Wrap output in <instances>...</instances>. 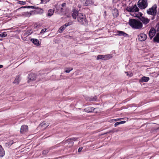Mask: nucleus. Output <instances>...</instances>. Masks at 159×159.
Returning <instances> with one entry per match:
<instances>
[{
  "instance_id": "79ce46f5",
  "label": "nucleus",
  "mask_w": 159,
  "mask_h": 159,
  "mask_svg": "<svg viewBox=\"0 0 159 159\" xmlns=\"http://www.w3.org/2000/svg\"><path fill=\"white\" fill-rule=\"evenodd\" d=\"M71 70H65V71H64V72L65 73H69L70 72Z\"/></svg>"
},
{
  "instance_id": "39448f33",
  "label": "nucleus",
  "mask_w": 159,
  "mask_h": 159,
  "mask_svg": "<svg viewBox=\"0 0 159 159\" xmlns=\"http://www.w3.org/2000/svg\"><path fill=\"white\" fill-rule=\"evenodd\" d=\"M157 6L156 4L153 5L151 7L148 9L147 12L148 15L152 16L155 15L157 13Z\"/></svg>"
},
{
  "instance_id": "412c9836",
  "label": "nucleus",
  "mask_w": 159,
  "mask_h": 159,
  "mask_svg": "<svg viewBox=\"0 0 159 159\" xmlns=\"http://www.w3.org/2000/svg\"><path fill=\"white\" fill-rule=\"evenodd\" d=\"M93 3V2L91 0H86L84 5L85 6H88L90 5Z\"/></svg>"
},
{
  "instance_id": "473e14b6",
  "label": "nucleus",
  "mask_w": 159,
  "mask_h": 159,
  "mask_svg": "<svg viewBox=\"0 0 159 159\" xmlns=\"http://www.w3.org/2000/svg\"><path fill=\"white\" fill-rule=\"evenodd\" d=\"M48 150H44L43 151L42 154L43 155H46L48 152Z\"/></svg>"
},
{
  "instance_id": "72a5a7b5",
  "label": "nucleus",
  "mask_w": 159,
  "mask_h": 159,
  "mask_svg": "<svg viewBox=\"0 0 159 159\" xmlns=\"http://www.w3.org/2000/svg\"><path fill=\"white\" fill-rule=\"evenodd\" d=\"M18 3H19L20 4H22V5H25L26 3L25 2H23V1H18Z\"/></svg>"
},
{
  "instance_id": "a19ab883",
  "label": "nucleus",
  "mask_w": 159,
  "mask_h": 159,
  "mask_svg": "<svg viewBox=\"0 0 159 159\" xmlns=\"http://www.w3.org/2000/svg\"><path fill=\"white\" fill-rule=\"evenodd\" d=\"M120 124H123L125 123V121H122L120 122H119Z\"/></svg>"
},
{
  "instance_id": "cd10ccee",
  "label": "nucleus",
  "mask_w": 159,
  "mask_h": 159,
  "mask_svg": "<svg viewBox=\"0 0 159 159\" xmlns=\"http://www.w3.org/2000/svg\"><path fill=\"white\" fill-rule=\"evenodd\" d=\"M112 57L111 55L110 54H107L106 55H104V60H108Z\"/></svg>"
},
{
  "instance_id": "ea45409f",
  "label": "nucleus",
  "mask_w": 159,
  "mask_h": 159,
  "mask_svg": "<svg viewBox=\"0 0 159 159\" xmlns=\"http://www.w3.org/2000/svg\"><path fill=\"white\" fill-rule=\"evenodd\" d=\"M120 124V122H116V123L115 124H114V125H115V126H116L119 125Z\"/></svg>"
},
{
  "instance_id": "bb28decb",
  "label": "nucleus",
  "mask_w": 159,
  "mask_h": 159,
  "mask_svg": "<svg viewBox=\"0 0 159 159\" xmlns=\"http://www.w3.org/2000/svg\"><path fill=\"white\" fill-rule=\"evenodd\" d=\"M79 13H78V12L77 11H73V12L72 14L73 18L74 19H75L76 18V16L77 17V14Z\"/></svg>"
},
{
  "instance_id": "a211bd4d",
  "label": "nucleus",
  "mask_w": 159,
  "mask_h": 159,
  "mask_svg": "<svg viewBox=\"0 0 159 159\" xmlns=\"http://www.w3.org/2000/svg\"><path fill=\"white\" fill-rule=\"evenodd\" d=\"M112 13L113 15V16L114 17H117L118 15V12L117 10L115 8L113 9L112 11Z\"/></svg>"
},
{
  "instance_id": "9b49d317",
  "label": "nucleus",
  "mask_w": 159,
  "mask_h": 159,
  "mask_svg": "<svg viewBox=\"0 0 159 159\" xmlns=\"http://www.w3.org/2000/svg\"><path fill=\"white\" fill-rule=\"evenodd\" d=\"M28 130V126L25 125H22L20 128V133L23 134L26 132Z\"/></svg>"
},
{
  "instance_id": "2f4dec72",
  "label": "nucleus",
  "mask_w": 159,
  "mask_h": 159,
  "mask_svg": "<svg viewBox=\"0 0 159 159\" xmlns=\"http://www.w3.org/2000/svg\"><path fill=\"white\" fill-rule=\"evenodd\" d=\"M143 14L141 13L138 12V13L136 14L135 16L137 17H140L142 16Z\"/></svg>"
},
{
  "instance_id": "f704fd0d",
  "label": "nucleus",
  "mask_w": 159,
  "mask_h": 159,
  "mask_svg": "<svg viewBox=\"0 0 159 159\" xmlns=\"http://www.w3.org/2000/svg\"><path fill=\"white\" fill-rule=\"evenodd\" d=\"M47 30V29H46V28H44V29H43L40 32V33H44L45 32H46V31Z\"/></svg>"
},
{
  "instance_id": "7c9ffc66",
  "label": "nucleus",
  "mask_w": 159,
  "mask_h": 159,
  "mask_svg": "<svg viewBox=\"0 0 159 159\" xmlns=\"http://www.w3.org/2000/svg\"><path fill=\"white\" fill-rule=\"evenodd\" d=\"M36 11V9L34 10L30 11V15L37 14L36 13V12H35V11Z\"/></svg>"
},
{
  "instance_id": "de8ad7c7",
  "label": "nucleus",
  "mask_w": 159,
  "mask_h": 159,
  "mask_svg": "<svg viewBox=\"0 0 159 159\" xmlns=\"http://www.w3.org/2000/svg\"><path fill=\"white\" fill-rule=\"evenodd\" d=\"M3 66L2 65H0V69L2 68Z\"/></svg>"
},
{
  "instance_id": "4468645a",
  "label": "nucleus",
  "mask_w": 159,
  "mask_h": 159,
  "mask_svg": "<svg viewBox=\"0 0 159 159\" xmlns=\"http://www.w3.org/2000/svg\"><path fill=\"white\" fill-rule=\"evenodd\" d=\"M32 43L36 46H39L40 45V43H39V40L36 39H30Z\"/></svg>"
},
{
  "instance_id": "aec40b11",
  "label": "nucleus",
  "mask_w": 159,
  "mask_h": 159,
  "mask_svg": "<svg viewBox=\"0 0 159 159\" xmlns=\"http://www.w3.org/2000/svg\"><path fill=\"white\" fill-rule=\"evenodd\" d=\"M5 154L4 151L1 146L0 145V157H3Z\"/></svg>"
},
{
  "instance_id": "c756f323",
  "label": "nucleus",
  "mask_w": 159,
  "mask_h": 159,
  "mask_svg": "<svg viewBox=\"0 0 159 159\" xmlns=\"http://www.w3.org/2000/svg\"><path fill=\"white\" fill-rule=\"evenodd\" d=\"M104 55H98L97 57V60H98L99 59H104Z\"/></svg>"
},
{
  "instance_id": "58836bf2",
  "label": "nucleus",
  "mask_w": 159,
  "mask_h": 159,
  "mask_svg": "<svg viewBox=\"0 0 159 159\" xmlns=\"http://www.w3.org/2000/svg\"><path fill=\"white\" fill-rule=\"evenodd\" d=\"M125 73H127V75L128 76H131L133 75V74L132 73H131L130 74H129L128 72H125Z\"/></svg>"
},
{
  "instance_id": "393cba45",
  "label": "nucleus",
  "mask_w": 159,
  "mask_h": 159,
  "mask_svg": "<svg viewBox=\"0 0 159 159\" xmlns=\"http://www.w3.org/2000/svg\"><path fill=\"white\" fill-rule=\"evenodd\" d=\"M154 42L159 43V34H157L153 39Z\"/></svg>"
},
{
  "instance_id": "f03ea898",
  "label": "nucleus",
  "mask_w": 159,
  "mask_h": 159,
  "mask_svg": "<svg viewBox=\"0 0 159 159\" xmlns=\"http://www.w3.org/2000/svg\"><path fill=\"white\" fill-rule=\"evenodd\" d=\"M77 20L81 24L84 25L87 24L85 16L83 14L80 13L77 14Z\"/></svg>"
},
{
  "instance_id": "20e7f679",
  "label": "nucleus",
  "mask_w": 159,
  "mask_h": 159,
  "mask_svg": "<svg viewBox=\"0 0 159 159\" xmlns=\"http://www.w3.org/2000/svg\"><path fill=\"white\" fill-rule=\"evenodd\" d=\"M66 10V3H62L61 6H59L58 9H57L58 14L61 15L65 14Z\"/></svg>"
},
{
  "instance_id": "f3484780",
  "label": "nucleus",
  "mask_w": 159,
  "mask_h": 159,
  "mask_svg": "<svg viewBox=\"0 0 159 159\" xmlns=\"http://www.w3.org/2000/svg\"><path fill=\"white\" fill-rule=\"evenodd\" d=\"M149 80V78L148 77L143 76L140 79V81L142 82H147Z\"/></svg>"
},
{
  "instance_id": "8fccbe9b",
  "label": "nucleus",
  "mask_w": 159,
  "mask_h": 159,
  "mask_svg": "<svg viewBox=\"0 0 159 159\" xmlns=\"http://www.w3.org/2000/svg\"><path fill=\"white\" fill-rule=\"evenodd\" d=\"M30 8H33L34 7H33V6H30Z\"/></svg>"
},
{
  "instance_id": "f8f14e48",
  "label": "nucleus",
  "mask_w": 159,
  "mask_h": 159,
  "mask_svg": "<svg viewBox=\"0 0 159 159\" xmlns=\"http://www.w3.org/2000/svg\"><path fill=\"white\" fill-rule=\"evenodd\" d=\"M140 20L142 23L145 25H146L148 24L150 21L149 19H148L147 18L144 17H142Z\"/></svg>"
},
{
  "instance_id": "c85d7f7f",
  "label": "nucleus",
  "mask_w": 159,
  "mask_h": 159,
  "mask_svg": "<svg viewBox=\"0 0 159 159\" xmlns=\"http://www.w3.org/2000/svg\"><path fill=\"white\" fill-rule=\"evenodd\" d=\"M7 32H4L0 34V37L4 38L6 37L7 36Z\"/></svg>"
},
{
  "instance_id": "f257e3e1",
  "label": "nucleus",
  "mask_w": 159,
  "mask_h": 159,
  "mask_svg": "<svg viewBox=\"0 0 159 159\" xmlns=\"http://www.w3.org/2000/svg\"><path fill=\"white\" fill-rule=\"evenodd\" d=\"M129 24L132 28L135 29H140L143 27L142 24L140 21L134 19L129 20Z\"/></svg>"
},
{
  "instance_id": "b1692460",
  "label": "nucleus",
  "mask_w": 159,
  "mask_h": 159,
  "mask_svg": "<svg viewBox=\"0 0 159 159\" xmlns=\"http://www.w3.org/2000/svg\"><path fill=\"white\" fill-rule=\"evenodd\" d=\"M36 79V75L33 73H30V80H34Z\"/></svg>"
},
{
  "instance_id": "423d86ee",
  "label": "nucleus",
  "mask_w": 159,
  "mask_h": 159,
  "mask_svg": "<svg viewBox=\"0 0 159 159\" xmlns=\"http://www.w3.org/2000/svg\"><path fill=\"white\" fill-rule=\"evenodd\" d=\"M126 10L128 11L132 12H138L139 10V8L137 7L136 5H135L132 7H128Z\"/></svg>"
},
{
  "instance_id": "4be33fe9",
  "label": "nucleus",
  "mask_w": 159,
  "mask_h": 159,
  "mask_svg": "<svg viewBox=\"0 0 159 159\" xmlns=\"http://www.w3.org/2000/svg\"><path fill=\"white\" fill-rule=\"evenodd\" d=\"M117 33L118 35L120 36H123L126 37L128 35L127 34L122 31H118Z\"/></svg>"
},
{
  "instance_id": "0eeeda50",
  "label": "nucleus",
  "mask_w": 159,
  "mask_h": 159,
  "mask_svg": "<svg viewBox=\"0 0 159 159\" xmlns=\"http://www.w3.org/2000/svg\"><path fill=\"white\" fill-rule=\"evenodd\" d=\"M147 38L146 35L144 33H141L138 35V39L140 41H143L145 40Z\"/></svg>"
},
{
  "instance_id": "dca6fc26",
  "label": "nucleus",
  "mask_w": 159,
  "mask_h": 159,
  "mask_svg": "<svg viewBox=\"0 0 159 159\" xmlns=\"http://www.w3.org/2000/svg\"><path fill=\"white\" fill-rule=\"evenodd\" d=\"M97 99V96L94 97H88L86 98V99L88 101H95Z\"/></svg>"
},
{
  "instance_id": "09e8293b",
  "label": "nucleus",
  "mask_w": 159,
  "mask_h": 159,
  "mask_svg": "<svg viewBox=\"0 0 159 159\" xmlns=\"http://www.w3.org/2000/svg\"><path fill=\"white\" fill-rule=\"evenodd\" d=\"M157 30L158 32H159V27H158L157 29Z\"/></svg>"
},
{
  "instance_id": "7ed1b4c3",
  "label": "nucleus",
  "mask_w": 159,
  "mask_h": 159,
  "mask_svg": "<svg viewBox=\"0 0 159 159\" xmlns=\"http://www.w3.org/2000/svg\"><path fill=\"white\" fill-rule=\"evenodd\" d=\"M137 4L140 8L142 9H145L148 6L147 0H139Z\"/></svg>"
},
{
  "instance_id": "a878e982",
  "label": "nucleus",
  "mask_w": 159,
  "mask_h": 159,
  "mask_svg": "<svg viewBox=\"0 0 159 159\" xmlns=\"http://www.w3.org/2000/svg\"><path fill=\"white\" fill-rule=\"evenodd\" d=\"M54 13V11L52 9H50L48 10V16H52Z\"/></svg>"
},
{
  "instance_id": "49530a36",
  "label": "nucleus",
  "mask_w": 159,
  "mask_h": 159,
  "mask_svg": "<svg viewBox=\"0 0 159 159\" xmlns=\"http://www.w3.org/2000/svg\"><path fill=\"white\" fill-rule=\"evenodd\" d=\"M23 8H30V6H28L27 7L25 6L24 7H23Z\"/></svg>"
},
{
  "instance_id": "5701e85b",
  "label": "nucleus",
  "mask_w": 159,
  "mask_h": 159,
  "mask_svg": "<svg viewBox=\"0 0 159 159\" xmlns=\"http://www.w3.org/2000/svg\"><path fill=\"white\" fill-rule=\"evenodd\" d=\"M38 1L39 4H42L44 3L46 4L49 2L50 0H38Z\"/></svg>"
},
{
  "instance_id": "37998d69",
  "label": "nucleus",
  "mask_w": 159,
  "mask_h": 159,
  "mask_svg": "<svg viewBox=\"0 0 159 159\" xmlns=\"http://www.w3.org/2000/svg\"><path fill=\"white\" fill-rule=\"evenodd\" d=\"M118 130H111L110 131V132H118Z\"/></svg>"
},
{
  "instance_id": "2eb2a0df",
  "label": "nucleus",
  "mask_w": 159,
  "mask_h": 159,
  "mask_svg": "<svg viewBox=\"0 0 159 159\" xmlns=\"http://www.w3.org/2000/svg\"><path fill=\"white\" fill-rule=\"evenodd\" d=\"M94 109V108L93 107H89L85 108L84 109V111L85 112H91L93 111Z\"/></svg>"
},
{
  "instance_id": "6e6552de",
  "label": "nucleus",
  "mask_w": 159,
  "mask_h": 159,
  "mask_svg": "<svg viewBox=\"0 0 159 159\" xmlns=\"http://www.w3.org/2000/svg\"><path fill=\"white\" fill-rule=\"evenodd\" d=\"M156 34V30L153 28H152L149 32V35L150 39H152Z\"/></svg>"
},
{
  "instance_id": "ddd939ff",
  "label": "nucleus",
  "mask_w": 159,
  "mask_h": 159,
  "mask_svg": "<svg viewBox=\"0 0 159 159\" xmlns=\"http://www.w3.org/2000/svg\"><path fill=\"white\" fill-rule=\"evenodd\" d=\"M21 79V78L20 75H18L16 77L13 83L16 85L18 84L20 81Z\"/></svg>"
},
{
  "instance_id": "c03bdc74",
  "label": "nucleus",
  "mask_w": 159,
  "mask_h": 159,
  "mask_svg": "<svg viewBox=\"0 0 159 159\" xmlns=\"http://www.w3.org/2000/svg\"><path fill=\"white\" fill-rule=\"evenodd\" d=\"M121 0H113V1L115 2L116 3L118 2L119 1H121Z\"/></svg>"
},
{
  "instance_id": "e433bc0d",
  "label": "nucleus",
  "mask_w": 159,
  "mask_h": 159,
  "mask_svg": "<svg viewBox=\"0 0 159 159\" xmlns=\"http://www.w3.org/2000/svg\"><path fill=\"white\" fill-rule=\"evenodd\" d=\"M24 15L25 16L27 15V16H28V17H29L30 16V15L29 14V12H25Z\"/></svg>"
},
{
  "instance_id": "1a4fd4ad",
  "label": "nucleus",
  "mask_w": 159,
  "mask_h": 159,
  "mask_svg": "<svg viewBox=\"0 0 159 159\" xmlns=\"http://www.w3.org/2000/svg\"><path fill=\"white\" fill-rule=\"evenodd\" d=\"M72 24V23L71 22H68L66 23L64 25L60 27L59 30V32L60 33H61L62 31L64 30L66 28Z\"/></svg>"
},
{
  "instance_id": "9d476101",
  "label": "nucleus",
  "mask_w": 159,
  "mask_h": 159,
  "mask_svg": "<svg viewBox=\"0 0 159 159\" xmlns=\"http://www.w3.org/2000/svg\"><path fill=\"white\" fill-rule=\"evenodd\" d=\"M49 125L48 123H46L43 122L41 123L39 126V128L40 129H45Z\"/></svg>"
},
{
  "instance_id": "4c0bfd02",
  "label": "nucleus",
  "mask_w": 159,
  "mask_h": 159,
  "mask_svg": "<svg viewBox=\"0 0 159 159\" xmlns=\"http://www.w3.org/2000/svg\"><path fill=\"white\" fill-rule=\"evenodd\" d=\"M83 148L82 147L79 148L78 150V152H81Z\"/></svg>"
},
{
  "instance_id": "c9c22d12",
  "label": "nucleus",
  "mask_w": 159,
  "mask_h": 159,
  "mask_svg": "<svg viewBox=\"0 0 159 159\" xmlns=\"http://www.w3.org/2000/svg\"><path fill=\"white\" fill-rule=\"evenodd\" d=\"M76 139L75 138H72L68 139V140H72L73 141H75L76 140Z\"/></svg>"
},
{
  "instance_id": "603ef678",
  "label": "nucleus",
  "mask_w": 159,
  "mask_h": 159,
  "mask_svg": "<svg viewBox=\"0 0 159 159\" xmlns=\"http://www.w3.org/2000/svg\"><path fill=\"white\" fill-rule=\"evenodd\" d=\"M104 13H106V11H105V12H104Z\"/></svg>"
},
{
  "instance_id": "a18cd8bd",
  "label": "nucleus",
  "mask_w": 159,
  "mask_h": 159,
  "mask_svg": "<svg viewBox=\"0 0 159 159\" xmlns=\"http://www.w3.org/2000/svg\"><path fill=\"white\" fill-rule=\"evenodd\" d=\"M123 119V118H120V119H115V121H117V120H119L122 119Z\"/></svg>"
},
{
  "instance_id": "3c124183",
  "label": "nucleus",
  "mask_w": 159,
  "mask_h": 159,
  "mask_svg": "<svg viewBox=\"0 0 159 159\" xmlns=\"http://www.w3.org/2000/svg\"><path fill=\"white\" fill-rule=\"evenodd\" d=\"M73 143H74L73 142H72V144H73Z\"/></svg>"
},
{
  "instance_id": "864d4df0",
  "label": "nucleus",
  "mask_w": 159,
  "mask_h": 159,
  "mask_svg": "<svg viewBox=\"0 0 159 159\" xmlns=\"http://www.w3.org/2000/svg\"><path fill=\"white\" fill-rule=\"evenodd\" d=\"M159 63V61H158Z\"/></svg>"
},
{
  "instance_id": "6ab92c4d",
  "label": "nucleus",
  "mask_w": 159,
  "mask_h": 159,
  "mask_svg": "<svg viewBox=\"0 0 159 159\" xmlns=\"http://www.w3.org/2000/svg\"><path fill=\"white\" fill-rule=\"evenodd\" d=\"M36 11H35V12H36V13H37V14H41L43 13V10L42 9L39 8H36Z\"/></svg>"
}]
</instances>
